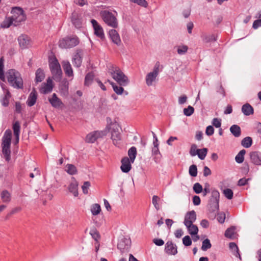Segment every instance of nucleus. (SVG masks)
<instances>
[{"label":"nucleus","mask_w":261,"mask_h":261,"mask_svg":"<svg viewBox=\"0 0 261 261\" xmlns=\"http://www.w3.org/2000/svg\"><path fill=\"white\" fill-rule=\"evenodd\" d=\"M6 76L12 87L16 89L23 88V80L18 71L13 69H9L6 72Z\"/></svg>","instance_id":"4"},{"label":"nucleus","mask_w":261,"mask_h":261,"mask_svg":"<svg viewBox=\"0 0 261 261\" xmlns=\"http://www.w3.org/2000/svg\"><path fill=\"white\" fill-rule=\"evenodd\" d=\"M196 219V214L194 211L188 212L185 217L184 224L187 225L193 224Z\"/></svg>","instance_id":"17"},{"label":"nucleus","mask_w":261,"mask_h":261,"mask_svg":"<svg viewBox=\"0 0 261 261\" xmlns=\"http://www.w3.org/2000/svg\"><path fill=\"white\" fill-rule=\"evenodd\" d=\"M44 77L45 74L43 71L40 68L38 69L36 72V83L42 82L44 80Z\"/></svg>","instance_id":"30"},{"label":"nucleus","mask_w":261,"mask_h":261,"mask_svg":"<svg viewBox=\"0 0 261 261\" xmlns=\"http://www.w3.org/2000/svg\"><path fill=\"white\" fill-rule=\"evenodd\" d=\"M83 56V51L81 50H76V54L72 58V63L74 66L79 67L81 66Z\"/></svg>","instance_id":"18"},{"label":"nucleus","mask_w":261,"mask_h":261,"mask_svg":"<svg viewBox=\"0 0 261 261\" xmlns=\"http://www.w3.org/2000/svg\"><path fill=\"white\" fill-rule=\"evenodd\" d=\"M165 252L169 255H175L177 253V246L172 241H168L165 245Z\"/></svg>","instance_id":"16"},{"label":"nucleus","mask_w":261,"mask_h":261,"mask_svg":"<svg viewBox=\"0 0 261 261\" xmlns=\"http://www.w3.org/2000/svg\"><path fill=\"white\" fill-rule=\"evenodd\" d=\"M94 77V74L93 72L87 73L85 78V85L89 86L91 84Z\"/></svg>","instance_id":"35"},{"label":"nucleus","mask_w":261,"mask_h":261,"mask_svg":"<svg viewBox=\"0 0 261 261\" xmlns=\"http://www.w3.org/2000/svg\"><path fill=\"white\" fill-rule=\"evenodd\" d=\"M218 210L219 202L210 200L208 204L209 212L215 214Z\"/></svg>","instance_id":"25"},{"label":"nucleus","mask_w":261,"mask_h":261,"mask_svg":"<svg viewBox=\"0 0 261 261\" xmlns=\"http://www.w3.org/2000/svg\"><path fill=\"white\" fill-rule=\"evenodd\" d=\"M91 212L93 215L96 216L101 212V207L99 204H93L91 207Z\"/></svg>","instance_id":"39"},{"label":"nucleus","mask_w":261,"mask_h":261,"mask_svg":"<svg viewBox=\"0 0 261 261\" xmlns=\"http://www.w3.org/2000/svg\"><path fill=\"white\" fill-rule=\"evenodd\" d=\"M90 187V182L89 181H85L83 185L82 186L83 192L85 194L88 193V189Z\"/></svg>","instance_id":"56"},{"label":"nucleus","mask_w":261,"mask_h":261,"mask_svg":"<svg viewBox=\"0 0 261 261\" xmlns=\"http://www.w3.org/2000/svg\"><path fill=\"white\" fill-rule=\"evenodd\" d=\"M220 194L217 190H213L212 192V198L210 200L219 201Z\"/></svg>","instance_id":"49"},{"label":"nucleus","mask_w":261,"mask_h":261,"mask_svg":"<svg viewBox=\"0 0 261 261\" xmlns=\"http://www.w3.org/2000/svg\"><path fill=\"white\" fill-rule=\"evenodd\" d=\"M223 194L228 199H231L233 197V191L230 189H226L223 191Z\"/></svg>","instance_id":"51"},{"label":"nucleus","mask_w":261,"mask_h":261,"mask_svg":"<svg viewBox=\"0 0 261 261\" xmlns=\"http://www.w3.org/2000/svg\"><path fill=\"white\" fill-rule=\"evenodd\" d=\"M68 83H65L60 87V91L62 94L64 95H67L68 94Z\"/></svg>","instance_id":"53"},{"label":"nucleus","mask_w":261,"mask_h":261,"mask_svg":"<svg viewBox=\"0 0 261 261\" xmlns=\"http://www.w3.org/2000/svg\"><path fill=\"white\" fill-rule=\"evenodd\" d=\"M261 27V19L255 20L252 25V28L254 29H257Z\"/></svg>","instance_id":"64"},{"label":"nucleus","mask_w":261,"mask_h":261,"mask_svg":"<svg viewBox=\"0 0 261 261\" xmlns=\"http://www.w3.org/2000/svg\"><path fill=\"white\" fill-rule=\"evenodd\" d=\"M198 149L197 148V145L195 144H193L191 146L190 150V154L192 156H195L197 155L198 152Z\"/></svg>","instance_id":"55"},{"label":"nucleus","mask_w":261,"mask_h":261,"mask_svg":"<svg viewBox=\"0 0 261 261\" xmlns=\"http://www.w3.org/2000/svg\"><path fill=\"white\" fill-rule=\"evenodd\" d=\"M160 200V199L158 196L154 195L152 197V204L156 210H159L160 209V205L159 204Z\"/></svg>","instance_id":"52"},{"label":"nucleus","mask_w":261,"mask_h":261,"mask_svg":"<svg viewBox=\"0 0 261 261\" xmlns=\"http://www.w3.org/2000/svg\"><path fill=\"white\" fill-rule=\"evenodd\" d=\"M53 88L52 80L49 77L47 80V82L42 84L40 89V92L41 93L47 94L50 92Z\"/></svg>","instance_id":"13"},{"label":"nucleus","mask_w":261,"mask_h":261,"mask_svg":"<svg viewBox=\"0 0 261 261\" xmlns=\"http://www.w3.org/2000/svg\"><path fill=\"white\" fill-rule=\"evenodd\" d=\"M186 226L188 229L189 233L191 235L193 236L197 234L198 232V228L196 225L192 224L186 225Z\"/></svg>","instance_id":"32"},{"label":"nucleus","mask_w":261,"mask_h":261,"mask_svg":"<svg viewBox=\"0 0 261 261\" xmlns=\"http://www.w3.org/2000/svg\"><path fill=\"white\" fill-rule=\"evenodd\" d=\"M71 20L73 24L76 28H81L82 25V20L79 18L76 14H72Z\"/></svg>","instance_id":"26"},{"label":"nucleus","mask_w":261,"mask_h":261,"mask_svg":"<svg viewBox=\"0 0 261 261\" xmlns=\"http://www.w3.org/2000/svg\"><path fill=\"white\" fill-rule=\"evenodd\" d=\"M207 151L208 149L206 148L199 149H198V152L197 155L200 160H203L205 159V156H206Z\"/></svg>","instance_id":"41"},{"label":"nucleus","mask_w":261,"mask_h":261,"mask_svg":"<svg viewBox=\"0 0 261 261\" xmlns=\"http://www.w3.org/2000/svg\"><path fill=\"white\" fill-rule=\"evenodd\" d=\"M193 190L196 194L200 193L202 191V187L200 184L197 182L194 185Z\"/></svg>","instance_id":"57"},{"label":"nucleus","mask_w":261,"mask_h":261,"mask_svg":"<svg viewBox=\"0 0 261 261\" xmlns=\"http://www.w3.org/2000/svg\"><path fill=\"white\" fill-rule=\"evenodd\" d=\"M37 98V94L35 90V89H33L32 91L31 92V93L29 95V96L28 98L27 103L28 106L32 107L34 106L36 101Z\"/></svg>","instance_id":"22"},{"label":"nucleus","mask_w":261,"mask_h":261,"mask_svg":"<svg viewBox=\"0 0 261 261\" xmlns=\"http://www.w3.org/2000/svg\"><path fill=\"white\" fill-rule=\"evenodd\" d=\"M11 13L12 14L11 17L14 22L15 26L19 25L21 22L24 21L26 19L23 10L19 7L13 8Z\"/></svg>","instance_id":"7"},{"label":"nucleus","mask_w":261,"mask_h":261,"mask_svg":"<svg viewBox=\"0 0 261 261\" xmlns=\"http://www.w3.org/2000/svg\"><path fill=\"white\" fill-rule=\"evenodd\" d=\"M159 63L155 64L152 71L148 73L145 77L146 84L148 86L152 85L153 82H155L159 73Z\"/></svg>","instance_id":"9"},{"label":"nucleus","mask_w":261,"mask_h":261,"mask_svg":"<svg viewBox=\"0 0 261 261\" xmlns=\"http://www.w3.org/2000/svg\"><path fill=\"white\" fill-rule=\"evenodd\" d=\"M212 124L217 128H219L221 125V120L217 118H215L212 121Z\"/></svg>","instance_id":"59"},{"label":"nucleus","mask_w":261,"mask_h":261,"mask_svg":"<svg viewBox=\"0 0 261 261\" xmlns=\"http://www.w3.org/2000/svg\"><path fill=\"white\" fill-rule=\"evenodd\" d=\"M91 22L94 30V34L101 39L105 38V34L102 28L98 24L95 19H92Z\"/></svg>","instance_id":"11"},{"label":"nucleus","mask_w":261,"mask_h":261,"mask_svg":"<svg viewBox=\"0 0 261 261\" xmlns=\"http://www.w3.org/2000/svg\"><path fill=\"white\" fill-rule=\"evenodd\" d=\"M189 174L192 177H195L197 175V168L195 165H191L189 168Z\"/></svg>","instance_id":"47"},{"label":"nucleus","mask_w":261,"mask_h":261,"mask_svg":"<svg viewBox=\"0 0 261 261\" xmlns=\"http://www.w3.org/2000/svg\"><path fill=\"white\" fill-rule=\"evenodd\" d=\"M108 82L112 85L114 91L116 94L121 95L123 93L124 91V89L122 87L123 86H117L115 83L110 80H108Z\"/></svg>","instance_id":"28"},{"label":"nucleus","mask_w":261,"mask_h":261,"mask_svg":"<svg viewBox=\"0 0 261 261\" xmlns=\"http://www.w3.org/2000/svg\"><path fill=\"white\" fill-rule=\"evenodd\" d=\"M217 220L220 223H223L225 219V214L224 213H221L218 214Z\"/></svg>","instance_id":"60"},{"label":"nucleus","mask_w":261,"mask_h":261,"mask_svg":"<svg viewBox=\"0 0 261 261\" xmlns=\"http://www.w3.org/2000/svg\"><path fill=\"white\" fill-rule=\"evenodd\" d=\"M250 158L251 161L255 164H257L259 162L258 156L255 152L250 153Z\"/></svg>","instance_id":"61"},{"label":"nucleus","mask_w":261,"mask_h":261,"mask_svg":"<svg viewBox=\"0 0 261 261\" xmlns=\"http://www.w3.org/2000/svg\"><path fill=\"white\" fill-rule=\"evenodd\" d=\"M48 100L51 106L54 108H58L61 105H62V102L61 100L57 97L56 94L54 93L52 95V97L48 99Z\"/></svg>","instance_id":"23"},{"label":"nucleus","mask_w":261,"mask_h":261,"mask_svg":"<svg viewBox=\"0 0 261 261\" xmlns=\"http://www.w3.org/2000/svg\"><path fill=\"white\" fill-rule=\"evenodd\" d=\"M230 131L236 137H239L241 134V128L238 125H232L230 128Z\"/></svg>","instance_id":"29"},{"label":"nucleus","mask_w":261,"mask_h":261,"mask_svg":"<svg viewBox=\"0 0 261 261\" xmlns=\"http://www.w3.org/2000/svg\"><path fill=\"white\" fill-rule=\"evenodd\" d=\"M5 96L2 100V104L4 106H7L9 103V99L11 97V93L9 90H6V93H4Z\"/></svg>","instance_id":"42"},{"label":"nucleus","mask_w":261,"mask_h":261,"mask_svg":"<svg viewBox=\"0 0 261 261\" xmlns=\"http://www.w3.org/2000/svg\"><path fill=\"white\" fill-rule=\"evenodd\" d=\"M235 231V227H231L226 229L225 232V236L228 238H232L234 234Z\"/></svg>","instance_id":"44"},{"label":"nucleus","mask_w":261,"mask_h":261,"mask_svg":"<svg viewBox=\"0 0 261 261\" xmlns=\"http://www.w3.org/2000/svg\"><path fill=\"white\" fill-rule=\"evenodd\" d=\"M229 248L232 250V251H233L234 252H236V254L234 255L237 257H239L240 259H241V255L239 253V250L238 246L235 243L231 242L229 244Z\"/></svg>","instance_id":"40"},{"label":"nucleus","mask_w":261,"mask_h":261,"mask_svg":"<svg viewBox=\"0 0 261 261\" xmlns=\"http://www.w3.org/2000/svg\"><path fill=\"white\" fill-rule=\"evenodd\" d=\"M4 60L2 57L0 59V79L4 82L5 81V76L4 72Z\"/></svg>","instance_id":"43"},{"label":"nucleus","mask_w":261,"mask_h":261,"mask_svg":"<svg viewBox=\"0 0 261 261\" xmlns=\"http://www.w3.org/2000/svg\"><path fill=\"white\" fill-rule=\"evenodd\" d=\"M13 130L14 133V135L15 137V140L14 141V144L16 145L19 142V134L20 130V125L18 121H16L13 124Z\"/></svg>","instance_id":"19"},{"label":"nucleus","mask_w":261,"mask_h":261,"mask_svg":"<svg viewBox=\"0 0 261 261\" xmlns=\"http://www.w3.org/2000/svg\"><path fill=\"white\" fill-rule=\"evenodd\" d=\"M109 36L113 43L119 45L121 43V39L119 35L116 30L112 29L109 31Z\"/></svg>","instance_id":"20"},{"label":"nucleus","mask_w":261,"mask_h":261,"mask_svg":"<svg viewBox=\"0 0 261 261\" xmlns=\"http://www.w3.org/2000/svg\"><path fill=\"white\" fill-rule=\"evenodd\" d=\"M203 40L204 42L208 43L216 41V38L214 35H211L203 37Z\"/></svg>","instance_id":"54"},{"label":"nucleus","mask_w":261,"mask_h":261,"mask_svg":"<svg viewBox=\"0 0 261 261\" xmlns=\"http://www.w3.org/2000/svg\"><path fill=\"white\" fill-rule=\"evenodd\" d=\"M79 43V40L76 36L67 37L59 41V45L62 48H69L76 46Z\"/></svg>","instance_id":"8"},{"label":"nucleus","mask_w":261,"mask_h":261,"mask_svg":"<svg viewBox=\"0 0 261 261\" xmlns=\"http://www.w3.org/2000/svg\"><path fill=\"white\" fill-rule=\"evenodd\" d=\"M194 112V109L191 106H189L188 108L184 109V114L187 116L192 115Z\"/></svg>","instance_id":"48"},{"label":"nucleus","mask_w":261,"mask_h":261,"mask_svg":"<svg viewBox=\"0 0 261 261\" xmlns=\"http://www.w3.org/2000/svg\"><path fill=\"white\" fill-rule=\"evenodd\" d=\"M100 16L103 21L109 27L117 28L118 25L117 19L114 14L107 10L102 11Z\"/></svg>","instance_id":"5"},{"label":"nucleus","mask_w":261,"mask_h":261,"mask_svg":"<svg viewBox=\"0 0 261 261\" xmlns=\"http://www.w3.org/2000/svg\"><path fill=\"white\" fill-rule=\"evenodd\" d=\"M107 130L111 133V139L112 140L113 144L115 146H118L120 144L121 141V128L116 122H111L106 126Z\"/></svg>","instance_id":"2"},{"label":"nucleus","mask_w":261,"mask_h":261,"mask_svg":"<svg viewBox=\"0 0 261 261\" xmlns=\"http://www.w3.org/2000/svg\"><path fill=\"white\" fill-rule=\"evenodd\" d=\"M108 72L113 79L120 86H126L129 83L128 77L124 74L120 68L112 64L107 66Z\"/></svg>","instance_id":"1"},{"label":"nucleus","mask_w":261,"mask_h":261,"mask_svg":"<svg viewBox=\"0 0 261 261\" xmlns=\"http://www.w3.org/2000/svg\"><path fill=\"white\" fill-rule=\"evenodd\" d=\"M176 48L177 53L178 55H182L185 54L188 49V47L186 45H179L175 47Z\"/></svg>","instance_id":"33"},{"label":"nucleus","mask_w":261,"mask_h":261,"mask_svg":"<svg viewBox=\"0 0 261 261\" xmlns=\"http://www.w3.org/2000/svg\"><path fill=\"white\" fill-rule=\"evenodd\" d=\"M242 112L245 115L249 116L254 113V109L250 104L247 103L242 106Z\"/></svg>","instance_id":"24"},{"label":"nucleus","mask_w":261,"mask_h":261,"mask_svg":"<svg viewBox=\"0 0 261 261\" xmlns=\"http://www.w3.org/2000/svg\"><path fill=\"white\" fill-rule=\"evenodd\" d=\"M12 138V132L10 129H7L2 138L1 144L2 153L6 161L9 162L11 160V143Z\"/></svg>","instance_id":"3"},{"label":"nucleus","mask_w":261,"mask_h":261,"mask_svg":"<svg viewBox=\"0 0 261 261\" xmlns=\"http://www.w3.org/2000/svg\"><path fill=\"white\" fill-rule=\"evenodd\" d=\"M121 166L120 169L124 173H128L132 169L131 163H132L127 157H124L121 160Z\"/></svg>","instance_id":"15"},{"label":"nucleus","mask_w":261,"mask_h":261,"mask_svg":"<svg viewBox=\"0 0 261 261\" xmlns=\"http://www.w3.org/2000/svg\"><path fill=\"white\" fill-rule=\"evenodd\" d=\"M90 234L92 236V238L98 242V241L100 238V235L98 231L95 228H93L90 230Z\"/></svg>","instance_id":"45"},{"label":"nucleus","mask_w":261,"mask_h":261,"mask_svg":"<svg viewBox=\"0 0 261 261\" xmlns=\"http://www.w3.org/2000/svg\"><path fill=\"white\" fill-rule=\"evenodd\" d=\"M131 2L137 4V5L142 7L146 8L148 6V3L146 0H129Z\"/></svg>","instance_id":"50"},{"label":"nucleus","mask_w":261,"mask_h":261,"mask_svg":"<svg viewBox=\"0 0 261 261\" xmlns=\"http://www.w3.org/2000/svg\"><path fill=\"white\" fill-rule=\"evenodd\" d=\"M246 153L245 149L241 150L235 157V160L238 163H242L244 160V155Z\"/></svg>","instance_id":"37"},{"label":"nucleus","mask_w":261,"mask_h":261,"mask_svg":"<svg viewBox=\"0 0 261 261\" xmlns=\"http://www.w3.org/2000/svg\"><path fill=\"white\" fill-rule=\"evenodd\" d=\"M182 243L186 246H190L192 244V241L189 236L184 237L182 239Z\"/></svg>","instance_id":"58"},{"label":"nucleus","mask_w":261,"mask_h":261,"mask_svg":"<svg viewBox=\"0 0 261 261\" xmlns=\"http://www.w3.org/2000/svg\"><path fill=\"white\" fill-rule=\"evenodd\" d=\"M62 66L67 76L71 77L73 76V70L69 62L64 61L62 62Z\"/></svg>","instance_id":"21"},{"label":"nucleus","mask_w":261,"mask_h":261,"mask_svg":"<svg viewBox=\"0 0 261 261\" xmlns=\"http://www.w3.org/2000/svg\"><path fill=\"white\" fill-rule=\"evenodd\" d=\"M214 133V129L212 126L209 125V126H207V127L206 128V130H205V134L207 136H211L212 135H213Z\"/></svg>","instance_id":"62"},{"label":"nucleus","mask_w":261,"mask_h":261,"mask_svg":"<svg viewBox=\"0 0 261 261\" xmlns=\"http://www.w3.org/2000/svg\"><path fill=\"white\" fill-rule=\"evenodd\" d=\"M78 186V182L74 177H72L68 189L70 193L73 194L74 197H77L79 195Z\"/></svg>","instance_id":"14"},{"label":"nucleus","mask_w":261,"mask_h":261,"mask_svg":"<svg viewBox=\"0 0 261 261\" xmlns=\"http://www.w3.org/2000/svg\"><path fill=\"white\" fill-rule=\"evenodd\" d=\"M11 25H14V22L11 17L6 18L1 24V27L3 28H8Z\"/></svg>","instance_id":"34"},{"label":"nucleus","mask_w":261,"mask_h":261,"mask_svg":"<svg viewBox=\"0 0 261 261\" xmlns=\"http://www.w3.org/2000/svg\"><path fill=\"white\" fill-rule=\"evenodd\" d=\"M106 130H96L93 131L88 134L85 138V141L87 143H92L97 140L98 138H101L106 136Z\"/></svg>","instance_id":"10"},{"label":"nucleus","mask_w":261,"mask_h":261,"mask_svg":"<svg viewBox=\"0 0 261 261\" xmlns=\"http://www.w3.org/2000/svg\"><path fill=\"white\" fill-rule=\"evenodd\" d=\"M128 155L129 156V159L131 162L133 163L136 159L137 155V149L135 147L133 146L129 149L128 151Z\"/></svg>","instance_id":"31"},{"label":"nucleus","mask_w":261,"mask_h":261,"mask_svg":"<svg viewBox=\"0 0 261 261\" xmlns=\"http://www.w3.org/2000/svg\"><path fill=\"white\" fill-rule=\"evenodd\" d=\"M153 242L159 246H163L164 244V241L161 239H154Z\"/></svg>","instance_id":"63"},{"label":"nucleus","mask_w":261,"mask_h":261,"mask_svg":"<svg viewBox=\"0 0 261 261\" xmlns=\"http://www.w3.org/2000/svg\"><path fill=\"white\" fill-rule=\"evenodd\" d=\"M49 66L54 80L60 81L61 79L62 72L57 59L54 58L49 61Z\"/></svg>","instance_id":"6"},{"label":"nucleus","mask_w":261,"mask_h":261,"mask_svg":"<svg viewBox=\"0 0 261 261\" xmlns=\"http://www.w3.org/2000/svg\"><path fill=\"white\" fill-rule=\"evenodd\" d=\"M66 171L70 175H74L77 173L76 167L72 164H67L66 166Z\"/></svg>","instance_id":"38"},{"label":"nucleus","mask_w":261,"mask_h":261,"mask_svg":"<svg viewBox=\"0 0 261 261\" xmlns=\"http://www.w3.org/2000/svg\"><path fill=\"white\" fill-rule=\"evenodd\" d=\"M252 144V140L250 137H246L244 138L241 141V145L245 147H250Z\"/></svg>","instance_id":"36"},{"label":"nucleus","mask_w":261,"mask_h":261,"mask_svg":"<svg viewBox=\"0 0 261 261\" xmlns=\"http://www.w3.org/2000/svg\"><path fill=\"white\" fill-rule=\"evenodd\" d=\"M211 246L212 245L210 243V240H208V239H206L202 242L201 249L203 251H206L208 249H210L211 247Z\"/></svg>","instance_id":"46"},{"label":"nucleus","mask_w":261,"mask_h":261,"mask_svg":"<svg viewBox=\"0 0 261 261\" xmlns=\"http://www.w3.org/2000/svg\"><path fill=\"white\" fill-rule=\"evenodd\" d=\"M18 41L20 47L22 49L28 48L31 45L30 38L27 35L22 34L19 36Z\"/></svg>","instance_id":"12"},{"label":"nucleus","mask_w":261,"mask_h":261,"mask_svg":"<svg viewBox=\"0 0 261 261\" xmlns=\"http://www.w3.org/2000/svg\"><path fill=\"white\" fill-rule=\"evenodd\" d=\"M1 197L3 202L8 203L11 201V194L7 190H4L1 193Z\"/></svg>","instance_id":"27"}]
</instances>
